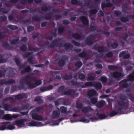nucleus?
I'll return each mask as SVG.
<instances>
[{
	"mask_svg": "<svg viewBox=\"0 0 134 134\" xmlns=\"http://www.w3.org/2000/svg\"><path fill=\"white\" fill-rule=\"evenodd\" d=\"M29 107V105L28 104L25 105L22 104L20 108L21 110H23L25 109H27Z\"/></svg>",
	"mask_w": 134,
	"mask_h": 134,
	"instance_id": "42",
	"label": "nucleus"
},
{
	"mask_svg": "<svg viewBox=\"0 0 134 134\" xmlns=\"http://www.w3.org/2000/svg\"><path fill=\"white\" fill-rule=\"evenodd\" d=\"M124 76L123 74L117 71L114 72L112 74V76L113 77L118 80L120 79Z\"/></svg>",
	"mask_w": 134,
	"mask_h": 134,
	"instance_id": "7",
	"label": "nucleus"
},
{
	"mask_svg": "<svg viewBox=\"0 0 134 134\" xmlns=\"http://www.w3.org/2000/svg\"><path fill=\"white\" fill-rule=\"evenodd\" d=\"M34 57L32 56H31L28 58L27 59V60L28 62L31 64H33L34 63L32 61V59H33Z\"/></svg>",
	"mask_w": 134,
	"mask_h": 134,
	"instance_id": "62",
	"label": "nucleus"
},
{
	"mask_svg": "<svg viewBox=\"0 0 134 134\" xmlns=\"http://www.w3.org/2000/svg\"><path fill=\"white\" fill-rule=\"evenodd\" d=\"M97 95V91L94 89H91L89 90L87 92V95L89 98L92 97Z\"/></svg>",
	"mask_w": 134,
	"mask_h": 134,
	"instance_id": "11",
	"label": "nucleus"
},
{
	"mask_svg": "<svg viewBox=\"0 0 134 134\" xmlns=\"http://www.w3.org/2000/svg\"><path fill=\"white\" fill-rule=\"evenodd\" d=\"M31 70L30 66H27L24 69L21 71L20 73L22 74H25L26 72H30Z\"/></svg>",
	"mask_w": 134,
	"mask_h": 134,
	"instance_id": "24",
	"label": "nucleus"
},
{
	"mask_svg": "<svg viewBox=\"0 0 134 134\" xmlns=\"http://www.w3.org/2000/svg\"><path fill=\"white\" fill-rule=\"evenodd\" d=\"M72 37L77 40H81V35L77 33L73 34L72 35Z\"/></svg>",
	"mask_w": 134,
	"mask_h": 134,
	"instance_id": "33",
	"label": "nucleus"
},
{
	"mask_svg": "<svg viewBox=\"0 0 134 134\" xmlns=\"http://www.w3.org/2000/svg\"><path fill=\"white\" fill-rule=\"evenodd\" d=\"M13 96L17 100L22 99L24 98H27L25 93H19L16 95H13Z\"/></svg>",
	"mask_w": 134,
	"mask_h": 134,
	"instance_id": "12",
	"label": "nucleus"
},
{
	"mask_svg": "<svg viewBox=\"0 0 134 134\" xmlns=\"http://www.w3.org/2000/svg\"><path fill=\"white\" fill-rule=\"evenodd\" d=\"M24 18L23 17H20V21H23L24 23H25L26 24H30L31 22V21L30 19H26V20H24L23 21V19Z\"/></svg>",
	"mask_w": 134,
	"mask_h": 134,
	"instance_id": "40",
	"label": "nucleus"
},
{
	"mask_svg": "<svg viewBox=\"0 0 134 134\" xmlns=\"http://www.w3.org/2000/svg\"><path fill=\"white\" fill-rule=\"evenodd\" d=\"M105 103V102L104 100L100 101L97 103V106L99 108H101L103 107Z\"/></svg>",
	"mask_w": 134,
	"mask_h": 134,
	"instance_id": "45",
	"label": "nucleus"
},
{
	"mask_svg": "<svg viewBox=\"0 0 134 134\" xmlns=\"http://www.w3.org/2000/svg\"><path fill=\"white\" fill-rule=\"evenodd\" d=\"M15 82V80L10 79L6 81L5 79H0V85L2 86L4 84L9 85L14 83Z\"/></svg>",
	"mask_w": 134,
	"mask_h": 134,
	"instance_id": "6",
	"label": "nucleus"
},
{
	"mask_svg": "<svg viewBox=\"0 0 134 134\" xmlns=\"http://www.w3.org/2000/svg\"><path fill=\"white\" fill-rule=\"evenodd\" d=\"M100 80L102 82H106L107 81L108 79L105 76H103L100 78Z\"/></svg>",
	"mask_w": 134,
	"mask_h": 134,
	"instance_id": "55",
	"label": "nucleus"
},
{
	"mask_svg": "<svg viewBox=\"0 0 134 134\" xmlns=\"http://www.w3.org/2000/svg\"><path fill=\"white\" fill-rule=\"evenodd\" d=\"M14 60L16 63L17 65L19 68L20 70L24 69L25 66V64H21V61L20 59L17 57L14 58Z\"/></svg>",
	"mask_w": 134,
	"mask_h": 134,
	"instance_id": "8",
	"label": "nucleus"
},
{
	"mask_svg": "<svg viewBox=\"0 0 134 134\" xmlns=\"http://www.w3.org/2000/svg\"><path fill=\"white\" fill-rule=\"evenodd\" d=\"M57 109L58 110L64 114H66L69 113V111H67V108L64 106L60 107L59 108H57Z\"/></svg>",
	"mask_w": 134,
	"mask_h": 134,
	"instance_id": "18",
	"label": "nucleus"
},
{
	"mask_svg": "<svg viewBox=\"0 0 134 134\" xmlns=\"http://www.w3.org/2000/svg\"><path fill=\"white\" fill-rule=\"evenodd\" d=\"M123 36L122 38V39L125 41H126L127 38L129 36H133V34L130 32H128V34L127 33H125L123 34Z\"/></svg>",
	"mask_w": 134,
	"mask_h": 134,
	"instance_id": "30",
	"label": "nucleus"
},
{
	"mask_svg": "<svg viewBox=\"0 0 134 134\" xmlns=\"http://www.w3.org/2000/svg\"><path fill=\"white\" fill-rule=\"evenodd\" d=\"M97 30H99L97 29L95 26H90L89 29V31L90 32H93L94 31L96 30L97 32Z\"/></svg>",
	"mask_w": 134,
	"mask_h": 134,
	"instance_id": "44",
	"label": "nucleus"
},
{
	"mask_svg": "<svg viewBox=\"0 0 134 134\" xmlns=\"http://www.w3.org/2000/svg\"><path fill=\"white\" fill-rule=\"evenodd\" d=\"M62 58L61 59L59 60L58 63V64L59 67H63L66 64L65 61L62 59Z\"/></svg>",
	"mask_w": 134,
	"mask_h": 134,
	"instance_id": "36",
	"label": "nucleus"
},
{
	"mask_svg": "<svg viewBox=\"0 0 134 134\" xmlns=\"http://www.w3.org/2000/svg\"><path fill=\"white\" fill-rule=\"evenodd\" d=\"M42 18V16H40L38 15H35L33 16L32 19L34 21H39L41 20Z\"/></svg>",
	"mask_w": 134,
	"mask_h": 134,
	"instance_id": "28",
	"label": "nucleus"
},
{
	"mask_svg": "<svg viewBox=\"0 0 134 134\" xmlns=\"http://www.w3.org/2000/svg\"><path fill=\"white\" fill-rule=\"evenodd\" d=\"M107 117L108 116L105 114H99V118L101 119H104Z\"/></svg>",
	"mask_w": 134,
	"mask_h": 134,
	"instance_id": "56",
	"label": "nucleus"
},
{
	"mask_svg": "<svg viewBox=\"0 0 134 134\" xmlns=\"http://www.w3.org/2000/svg\"><path fill=\"white\" fill-rule=\"evenodd\" d=\"M89 110L93 111L94 109H92L90 107H84L83 108L82 110V112L85 113H87L88 112Z\"/></svg>",
	"mask_w": 134,
	"mask_h": 134,
	"instance_id": "29",
	"label": "nucleus"
},
{
	"mask_svg": "<svg viewBox=\"0 0 134 134\" xmlns=\"http://www.w3.org/2000/svg\"><path fill=\"white\" fill-rule=\"evenodd\" d=\"M118 114V112L115 111H113L110 112L109 114L110 116H113Z\"/></svg>",
	"mask_w": 134,
	"mask_h": 134,
	"instance_id": "63",
	"label": "nucleus"
},
{
	"mask_svg": "<svg viewBox=\"0 0 134 134\" xmlns=\"http://www.w3.org/2000/svg\"><path fill=\"white\" fill-rule=\"evenodd\" d=\"M94 36L93 34H91L87 37L86 38L85 43L88 46H90L93 44V42L92 39L90 38L94 37Z\"/></svg>",
	"mask_w": 134,
	"mask_h": 134,
	"instance_id": "10",
	"label": "nucleus"
},
{
	"mask_svg": "<svg viewBox=\"0 0 134 134\" xmlns=\"http://www.w3.org/2000/svg\"><path fill=\"white\" fill-rule=\"evenodd\" d=\"M119 98L121 100L118 102V105L119 106L125 105L124 108L126 109L128 108L129 107V100H127L125 102L127 99L126 96L125 95H121L119 96Z\"/></svg>",
	"mask_w": 134,
	"mask_h": 134,
	"instance_id": "4",
	"label": "nucleus"
},
{
	"mask_svg": "<svg viewBox=\"0 0 134 134\" xmlns=\"http://www.w3.org/2000/svg\"><path fill=\"white\" fill-rule=\"evenodd\" d=\"M124 106L125 105H124L121 106L122 107H116V110L118 111L117 112H118V114H124L123 112L122 111V109H124L125 110H126L128 109V108H127L126 109L124 108Z\"/></svg>",
	"mask_w": 134,
	"mask_h": 134,
	"instance_id": "25",
	"label": "nucleus"
},
{
	"mask_svg": "<svg viewBox=\"0 0 134 134\" xmlns=\"http://www.w3.org/2000/svg\"><path fill=\"white\" fill-rule=\"evenodd\" d=\"M76 108L79 109H81L83 107V104L81 103H76Z\"/></svg>",
	"mask_w": 134,
	"mask_h": 134,
	"instance_id": "64",
	"label": "nucleus"
},
{
	"mask_svg": "<svg viewBox=\"0 0 134 134\" xmlns=\"http://www.w3.org/2000/svg\"><path fill=\"white\" fill-rule=\"evenodd\" d=\"M15 129V127L12 125H8L7 126V130H12Z\"/></svg>",
	"mask_w": 134,
	"mask_h": 134,
	"instance_id": "58",
	"label": "nucleus"
},
{
	"mask_svg": "<svg viewBox=\"0 0 134 134\" xmlns=\"http://www.w3.org/2000/svg\"><path fill=\"white\" fill-rule=\"evenodd\" d=\"M41 123V122L32 121L29 123V124L31 126H35L40 125Z\"/></svg>",
	"mask_w": 134,
	"mask_h": 134,
	"instance_id": "31",
	"label": "nucleus"
},
{
	"mask_svg": "<svg viewBox=\"0 0 134 134\" xmlns=\"http://www.w3.org/2000/svg\"><path fill=\"white\" fill-rule=\"evenodd\" d=\"M19 38L18 37H16V39H14L10 41V43L11 45L15 44L19 42Z\"/></svg>",
	"mask_w": 134,
	"mask_h": 134,
	"instance_id": "32",
	"label": "nucleus"
},
{
	"mask_svg": "<svg viewBox=\"0 0 134 134\" xmlns=\"http://www.w3.org/2000/svg\"><path fill=\"white\" fill-rule=\"evenodd\" d=\"M24 77H22L20 80L19 82L20 86L16 85L12 86L10 90L11 93L18 90H21L23 89L26 90L27 88L25 86L24 84H25V80Z\"/></svg>",
	"mask_w": 134,
	"mask_h": 134,
	"instance_id": "3",
	"label": "nucleus"
},
{
	"mask_svg": "<svg viewBox=\"0 0 134 134\" xmlns=\"http://www.w3.org/2000/svg\"><path fill=\"white\" fill-rule=\"evenodd\" d=\"M8 74V76L11 77H13L15 74V72L11 69L9 70Z\"/></svg>",
	"mask_w": 134,
	"mask_h": 134,
	"instance_id": "50",
	"label": "nucleus"
},
{
	"mask_svg": "<svg viewBox=\"0 0 134 134\" xmlns=\"http://www.w3.org/2000/svg\"><path fill=\"white\" fill-rule=\"evenodd\" d=\"M25 80V84L30 89H32L41 85L42 83L40 80H37L35 77L30 75H25L24 76Z\"/></svg>",
	"mask_w": 134,
	"mask_h": 134,
	"instance_id": "1",
	"label": "nucleus"
},
{
	"mask_svg": "<svg viewBox=\"0 0 134 134\" xmlns=\"http://www.w3.org/2000/svg\"><path fill=\"white\" fill-rule=\"evenodd\" d=\"M32 118L34 120L38 121H43V120L42 116L38 115L37 113H33L31 114Z\"/></svg>",
	"mask_w": 134,
	"mask_h": 134,
	"instance_id": "9",
	"label": "nucleus"
},
{
	"mask_svg": "<svg viewBox=\"0 0 134 134\" xmlns=\"http://www.w3.org/2000/svg\"><path fill=\"white\" fill-rule=\"evenodd\" d=\"M128 81L132 82L134 81V77L130 74L128 76L126 79Z\"/></svg>",
	"mask_w": 134,
	"mask_h": 134,
	"instance_id": "46",
	"label": "nucleus"
},
{
	"mask_svg": "<svg viewBox=\"0 0 134 134\" xmlns=\"http://www.w3.org/2000/svg\"><path fill=\"white\" fill-rule=\"evenodd\" d=\"M53 86L52 85H50L48 87L43 86L40 88V90L42 92H44L53 89Z\"/></svg>",
	"mask_w": 134,
	"mask_h": 134,
	"instance_id": "16",
	"label": "nucleus"
},
{
	"mask_svg": "<svg viewBox=\"0 0 134 134\" xmlns=\"http://www.w3.org/2000/svg\"><path fill=\"white\" fill-rule=\"evenodd\" d=\"M76 90L74 89H69L67 91H64L63 94L64 95L69 96L72 93H74L76 92Z\"/></svg>",
	"mask_w": 134,
	"mask_h": 134,
	"instance_id": "21",
	"label": "nucleus"
},
{
	"mask_svg": "<svg viewBox=\"0 0 134 134\" xmlns=\"http://www.w3.org/2000/svg\"><path fill=\"white\" fill-rule=\"evenodd\" d=\"M26 121L27 119H25L17 120L13 122V124L19 127H22L25 126L24 122Z\"/></svg>",
	"mask_w": 134,
	"mask_h": 134,
	"instance_id": "5",
	"label": "nucleus"
},
{
	"mask_svg": "<svg viewBox=\"0 0 134 134\" xmlns=\"http://www.w3.org/2000/svg\"><path fill=\"white\" fill-rule=\"evenodd\" d=\"M60 115V113L58 110L54 111L52 115V118L53 119H55L58 118Z\"/></svg>",
	"mask_w": 134,
	"mask_h": 134,
	"instance_id": "22",
	"label": "nucleus"
},
{
	"mask_svg": "<svg viewBox=\"0 0 134 134\" xmlns=\"http://www.w3.org/2000/svg\"><path fill=\"white\" fill-rule=\"evenodd\" d=\"M11 122L9 121L6 122H2L1 123V124L2 125L0 127V130H3L5 129H7V125L9 124Z\"/></svg>",
	"mask_w": 134,
	"mask_h": 134,
	"instance_id": "17",
	"label": "nucleus"
},
{
	"mask_svg": "<svg viewBox=\"0 0 134 134\" xmlns=\"http://www.w3.org/2000/svg\"><path fill=\"white\" fill-rule=\"evenodd\" d=\"M29 50L32 51L36 52L40 49L38 48H34L31 46H29Z\"/></svg>",
	"mask_w": 134,
	"mask_h": 134,
	"instance_id": "49",
	"label": "nucleus"
},
{
	"mask_svg": "<svg viewBox=\"0 0 134 134\" xmlns=\"http://www.w3.org/2000/svg\"><path fill=\"white\" fill-rule=\"evenodd\" d=\"M32 53L28 52L24 54L23 55V58L25 59L28 57L29 55H31Z\"/></svg>",
	"mask_w": 134,
	"mask_h": 134,
	"instance_id": "54",
	"label": "nucleus"
},
{
	"mask_svg": "<svg viewBox=\"0 0 134 134\" xmlns=\"http://www.w3.org/2000/svg\"><path fill=\"white\" fill-rule=\"evenodd\" d=\"M20 50L23 51H25L27 50V48L25 44L21 46L20 47Z\"/></svg>",
	"mask_w": 134,
	"mask_h": 134,
	"instance_id": "52",
	"label": "nucleus"
},
{
	"mask_svg": "<svg viewBox=\"0 0 134 134\" xmlns=\"http://www.w3.org/2000/svg\"><path fill=\"white\" fill-rule=\"evenodd\" d=\"M86 55V52H82L78 54V56L81 58L85 57Z\"/></svg>",
	"mask_w": 134,
	"mask_h": 134,
	"instance_id": "61",
	"label": "nucleus"
},
{
	"mask_svg": "<svg viewBox=\"0 0 134 134\" xmlns=\"http://www.w3.org/2000/svg\"><path fill=\"white\" fill-rule=\"evenodd\" d=\"M59 41L65 42V41L63 38H59L58 39H55L54 40L52 43L48 46V47L52 48H54L55 47H58L59 48L64 47L65 50L67 52L70 51L73 48V45L69 43H66L63 44L62 43H59L58 42Z\"/></svg>",
	"mask_w": 134,
	"mask_h": 134,
	"instance_id": "2",
	"label": "nucleus"
},
{
	"mask_svg": "<svg viewBox=\"0 0 134 134\" xmlns=\"http://www.w3.org/2000/svg\"><path fill=\"white\" fill-rule=\"evenodd\" d=\"M3 107L4 109L7 111H10L12 108L10 105L8 104L7 103L4 104L3 105Z\"/></svg>",
	"mask_w": 134,
	"mask_h": 134,
	"instance_id": "37",
	"label": "nucleus"
},
{
	"mask_svg": "<svg viewBox=\"0 0 134 134\" xmlns=\"http://www.w3.org/2000/svg\"><path fill=\"white\" fill-rule=\"evenodd\" d=\"M34 101L39 104L42 103L43 102V100L41 98V97L39 96L36 97L35 98Z\"/></svg>",
	"mask_w": 134,
	"mask_h": 134,
	"instance_id": "19",
	"label": "nucleus"
},
{
	"mask_svg": "<svg viewBox=\"0 0 134 134\" xmlns=\"http://www.w3.org/2000/svg\"><path fill=\"white\" fill-rule=\"evenodd\" d=\"M78 78L82 81H83L85 78V76L83 74H80L78 76Z\"/></svg>",
	"mask_w": 134,
	"mask_h": 134,
	"instance_id": "57",
	"label": "nucleus"
},
{
	"mask_svg": "<svg viewBox=\"0 0 134 134\" xmlns=\"http://www.w3.org/2000/svg\"><path fill=\"white\" fill-rule=\"evenodd\" d=\"M128 81L126 79H124L120 82L119 84L120 86L124 88H126L128 87L129 85L127 82Z\"/></svg>",
	"mask_w": 134,
	"mask_h": 134,
	"instance_id": "14",
	"label": "nucleus"
},
{
	"mask_svg": "<svg viewBox=\"0 0 134 134\" xmlns=\"http://www.w3.org/2000/svg\"><path fill=\"white\" fill-rule=\"evenodd\" d=\"M82 63L81 62L79 61L76 62L75 64V66L78 68V69H79L82 66Z\"/></svg>",
	"mask_w": 134,
	"mask_h": 134,
	"instance_id": "51",
	"label": "nucleus"
},
{
	"mask_svg": "<svg viewBox=\"0 0 134 134\" xmlns=\"http://www.w3.org/2000/svg\"><path fill=\"white\" fill-rule=\"evenodd\" d=\"M93 83L92 82H87L85 83L84 85H81L82 88H85L90 86H93Z\"/></svg>",
	"mask_w": 134,
	"mask_h": 134,
	"instance_id": "34",
	"label": "nucleus"
},
{
	"mask_svg": "<svg viewBox=\"0 0 134 134\" xmlns=\"http://www.w3.org/2000/svg\"><path fill=\"white\" fill-rule=\"evenodd\" d=\"M118 46V44L114 42L112 43L111 45V47L113 49H116Z\"/></svg>",
	"mask_w": 134,
	"mask_h": 134,
	"instance_id": "60",
	"label": "nucleus"
},
{
	"mask_svg": "<svg viewBox=\"0 0 134 134\" xmlns=\"http://www.w3.org/2000/svg\"><path fill=\"white\" fill-rule=\"evenodd\" d=\"M93 85V86L96 89H101L102 87L101 83L98 82H94Z\"/></svg>",
	"mask_w": 134,
	"mask_h": 134,
	"instance_id": "23",
	"label": "nucleus"
},
{
	"mask_svg": "<svg viewBox=\"0 0 134 134\" xmlns=\"http://www.w3.org/2000/svg\"><path fill=\"white\" fill-rule=\"evenodd\" d=\"M62 79L64 80H68L72 79V75L71 74L67 75L66 74L62 76Z\"/></svg>",
	"mask_w": 134,
	"mask_h": 134,
	"instance_id": "26",
	"label": "nucleus"
},
{
	"mask_svg": "<svg viewBox=\"0 0 134 134\" xmlns=\"http://www.w3.org/2000/svg\"><path fill=\"white\" fill-rule=\"evenodd\" d=\"M98 33L101 32L102 34L104 35L106 37H108L110 35V33L106 31V29L105 27H103L102 30H97Z\"/></svg>",
	"mask_w": 134,
	"mask_h": 134,
	"instance_id": "15",
	"label": "nucleus"
},
{
	"mask_svg": "<svg viewBox=\"0 0 134 134\" xmlns=\"http://www.w3.org/2000/svg\"><path fill=\"white\" fill-rule=\"evenodd\" d=\"M81 21L84 24L87 25L88 23V20L87 18L85 16H82L80 17Z\"/></svg>",
	"mask_w": 134,
	"mask_h": 134,
	"instance_id": "27",
	"label": "nucleus"
},
{
	"mask_svg": "<svg viewBox=\"0 0 134 134\" xmlns=\"http://www.w3.org/2000/svg\"><path fill=\"white\" fill-rule=\"evenodd\" d=\"M97 51L99 53L104 52V49L103 47L102 46H99L98 47Z\"/></svg>",
	"mask_w": 134,
	"mask_h": 134,
	"instance_id": "48",
	"label": "nucleus"
},
{
	"mask_svg": "<svg viewBox=\"0 0 134 134\" xmlns=\"http://www.w3.org/2000/svg\"><path fill=\"white\" fill-rule=\"evenodd\" d=\"M2 118L6 120H10L12 119L11 115L9 114H6L4 115L2 117Z\"/></svg>",
	"mask_w": 134,
	"mask_h": 134,
	"instance_id": "38",
	"label": "nucleus"
},
{
	"mask_svg": "<svg viewBox=\"0 0 134 134\" xmlns=\"http://www.w3.org/2000/svg\"><path fill=\"white\" fill-rule=\"evenodd\" d=\"M69 83L71 86H75L77 87H81V84L83 83L82 82H77L76 81H74L73 80L69 81Z\"/></svg>",
	"mask_w": 134,
	"mask_h": 134,
	"instance_id": "13",
	"label": "nucleus"
},
{
	"mask_svg": "<svg viewBox=\"0 0 134 134\" xmlns=\"http://www.w3.org/2000/svg\"><path fill=\"white\" fill-rule=\"evenodd\" d=\"M7 59L5 58H3V56L0 55V64L5 63L6 62Z\"/></svg>",
	"mask_w": 134,
	"mask_h": 134,
	"instance_id": "53",
	"label": "nucleus"
},
{
	"mask_svg": "<svg viewBox=\"0 0 134 134\" xmlns=\"http://www.w3.org/2000/svg\"><path fill=\"white\" fill-rule=\"evenodd\" d=\"M91 103L93 104L96 103L97 102L98 99L96 97H92L89 98Z\"/></svg>",
	"mask_w": 134,
	"mask_h": 134,
	"instance_id": "43",
	"label": "nucleus"
},
{
	"mask_svg": "<svg viewBox=\"0 0 134 134\" xmlns=\"http://www.w3.org/2000/svg\"><path fill=\"white\" fill-rule=\"evenodd\" d=\"M95 78V76H93L91 75L90 74H88L87 75V77L86 80L88 81H92L94 80Z\"/></svg>",
	"mask_w": 134,
	"mask_h": 134,
	"instance_id": "39",
	"label": "nucleus"
},
{
	"mask_svg": "<svg viewBox=\"0 0 134 134\" xmlns=\"http://www.w3.org/2000/svg\"><path fill=\"white\" fill-rule=\"evenodd\" d=\"M98 10L96 9H92L89 11V13L90 14H95L97 12Z\"/></svg>",
	"mask_w": 134,
	"mask_h": 134,
	"instance_id": "59",
	"label": "nucleus"
},
{
	"mask_svg": "<svg viewBox=\"0 0 134 134\" xmlns=\"http://www.w3.org/2000/svg\"><path fill=\"white\" fill-rule=\"evenodd\" d=\"M2 47H3L5 50H12L13 49V47L9 45L7 43H3L2 45Z\"/></svg>",
	"mask_w": 134,
	"mask_h": 134,
	"instance_id": "20",
	"label": "nucleus"
},
{
	"mask_svg": "<svg viewBox=\"0 0 134 134\" xmlns=\"http://www.w3.org/2000/svg\"><path fill=\"white\" fill-rule=\"evenodd\" d=\"M72 4L76 5H82V3L81 1L77 0H72L71 1Z\"/></svg>",
	"mask_w": 134,
	"mask_h": 134,
	"instance_id": "35",
	"label": "nucleus"
},
{
	"mask_svg": "<svg viewBox=\"0 0 134 134\" xmlns=\"http://www.w3.org/2000/svg\"><path fill=\"white\" fill-rule=\"evenodd\" d=\"M108 69L110 70H114L117 69L118 67L116 66L109 65L108 66Z\"/></svg>",
	"mask_w": 134,
	"mask_h": 134,
	"instance_id": "41",
	"label": "nucleus"
},
{
	"mask_svg": "<svg viewBox=\"0 0 134 134\" xmlns=\"http://www.w3.org/2000/svg\"><path fill=\"white\" fill-rule=\"evenodd\" d=\"M44 109V108L42 106H41L37 107L35 109V111L37 112H38L41 111H42Z\"/></svg>",
	"mask_w": 134,
	"mask_h": 134,
	"instance_id": "47",
	"label": "nucleus"
}]
</instances>
